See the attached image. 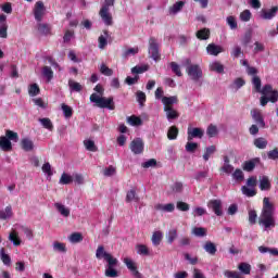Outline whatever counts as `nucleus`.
I'll return each instance as SVG.
<instances>
[{"mask_svg": "<svg viewBox=\"0 0 278 278\" xmlns=\"http://www.w3.org/2000/svg\"><path fill=\"white\" fill-rule=\"evenodd\" d=\"M97 260H103L106 262V269L104 271L105 277L115 278L118 277V270H116L115 266H118V258L113 257V255L105 251V247L98 245L96 250Z\"/></svg>", "mask_w": 278, "mask_h": 278, "instance_id": "obj_1", "label": "nucleus"}, {"mask_svg": "<svg viewBox=\"0 0 278 278\" xmlns=\"http://www.w3.org/2000/svg\"><path fill=\"white\" fill-rule=\"evenodd\" d=\"M273 203L268 198L263 199V210L258 219V225H263L265 229L275 227V217H273Z\"/></svg>", "mask_w": 278, "mask_h": 278, "instance_id": "obj_2", "label": "nucleus"}, {"mask_svg": "<svg viewBox=\"0 0 278 278\" xmlns=\"http://www.w3.org/2000/svg\"><path fill=\"white\" fill-rule=\"evenodd\" d=\"M184 65L187 66L186 73L192 81H199L203 77V70L199 64H192V60L186 59Z\"/></svg>", "mask_w": 278, "mask_h": 278, "instance_id": "obj_3", "label": "nucleus"}, {"mask_svg": "<svg viewBox=\"0 0 278 278\" xmlns=\"http://www.w3.org/2000/svg\"><path fill=\"white\" fill-rule=\"evenodd\" d=\"M116 0H104L102 8L99 11V16L102 18L103 23L108 26L113 25L114 21L112 18V13H110V8H113Z\"/></svg>", "mask_w": 278, "mask_h": 278, "instance_id": "obj_4", "label": "nucleus"}, {"mask_svg": "<svg viewBox=\"0 0 278 278\" xmlns=\"http://www.w3.org/2000/svg\"><path fill=\"white\" fill-rule=\"evenodd\" d=\"M149 55L154 62H160L162 60V54H160V43H157L155 37H150L149 39Z\"/></svg>", "mask_w": 278, "mask_h": 278, "instance_id": "obj_5", "label": "nucleus"}, {"mask_svg": "<svg viewBox=\"0 0 278 278\" xmlns=\"http://www.w3.org/2000/svg\"><path fill=\"white\" fill-rule=\"evenodd\" d=\"M129 149L135 155H141L144 153V141L141 138H135L130 142Z\"/></svg>", "mask_w": 278, "mask_h": 278, "instance_id": "obj_6", "label": "nucleus"}, {"mask_svg": "<svg viewBox=\"0 0 278 278\" xmlns=\"http://www.w3.org/2000/svg\"><path fill=\"white\" fill-rule=\"evenodd\" d=\"M45 2L42 1H37L35 3V8L33 10V14L35 16V21H37V23H41L42 22V18L45 16Z\"/></svg>", "mask_w": 278, "mask_h": 278, "instance_id": "obj_7", "label": "nucleus"}, {"mask_svg": "<svg viewBox=\"0 0 278 278\" xmlns=\"http://www.w3.org/2000/svg\"><path fill=\"white\" fill-rule=\"evenodd\" d=\"M278 14V7H271L270 9H262L260 11V16L263 18V21H273L275 16Z\"/></svg>", "mask_w": 278, "mask_h": 278, "instance_id": "obj_8", "label": "nucleus"}, {"mask_svg": "<svg viewBox=\"0 0 278 278\" xmlns=\"http://www.w3.org/2000/svg\"><path fill=\"white\" fill-rule=\"evenodd\" d=\"M208 210L214 212L215 216H223V201L215 199L207 202Z\"/></svg>", "mask_w": 278, "mask_h": 278, "instance_id": "obj_9", "label": "nucleus"}, {"mask_svg": "<svg viewBox=\"0 0 278 278\" xmlns=\"http://www.w3.org/2000/svg\"><path fill=\"white\" fill-rule=\"evenodd\" d=\"M251 116H252L254 123H256V125L261 129H264L266 127V122L264 121V115H262V111H260L257 109H253L251 111Z\"/></svg>", "mask_w": 278, "mask_h": 278, "instance_id": "obj_10", "label": "nucleus"}, {"mask_svg": "<svg viewBox=\"0 0 278 278\" xmlns=\"http://www.w3.org/2000/svg\"><path fill=\"white\" fill-rule=\"evenodd\" d=\"M124 264L126 265L128 270H130V273H132L134 277L142 278V274H140V271H138V266L136 265V262L131 261V258H129V257H125Z\"/></svg>", "mask_w": 278, "mask_h": 278, "instance_id": "obj_11", "label": "nucleus"}, {"mask_svg": "<svg viewBox=\"0 0 278 278\" xmlns=\"http://www.w3.org/2000/svg\"><path fill=\"white\" fill-rule=\"evenodd\" d=\"M98 108L106 109V110H116V105L114 104V98H103L101 97L100 101L97 104Z\"/></svg>", "mask_w": 278, "mask_h": 278, "instance_id": "obj_12", "label": "nucleus"}, {"mask_svg": "<svg viewBox=\"0 0 278 278\" xmlns=\"http://www.w3.org/2000/svg\"><path fill=\"white\" fill-rule=\"evenodd\" d=\"M187 134V140L190 142L191 140H194V138H203L205 131L202 128H189Z\"/></svg>", "mask_w": 278, "mask_h": 278, "instance_id": "obj_13", "label": "nucleus"}, {"mask_svg": "<svg viewBox=\"0 0 278 278\" xmlns=\"http://www.w3.org/2000/svg\"><path fill=\"white\" fill-rule=\"evenodd\" d=\"M257 164H260V157H254L250 161H245L243 163V170H245L247 173H252V170H255V166H257Z\"/></svg>", "mask_w": 278, "mask_h": 278, "instance_id": "obj_14", "label": "nucleus"}, {"mask_svg": "<svg viewBox=\"0 0 278 278\" xmlns=\"http://www.w3.org/2000/svg\"><path fill=\"white\" fill-rule=\"evenodd\" d=\"M278 101V91H274L271 96H262L261 97V105L265 108V105H268V102L270 103H277Z\"/></svg>", "mask_w": 278, "mask_h": 278, "instance_id": "obj_15", "label": "nucleus"}, {"mask_svg": "<svg viewBox=\"0 0 278 278\" xmlns=\"http://www.w3.org/2000/svg\"><path fill=\"white\" fill-rule=\"evenodd\" d=\"M178 102L177 97L172 96V97H163L162 98V103L164 105V110H169L173 108Z\"/></svg>", "mask_w": 278, "mask_h": 278, "instance_id": "obj_16", "label": "nucleus"}, {"mask_svg": "<svg viewBox=\"0 0 278 278\" xmlns=\"http://www.w3.org/2000/svg\"><path fill=\"white\" fill-rule=\"evenodd\" d=\"M206 51L208 55H218L219 53H223L225 50L220 46H216V43H210L206 47Z\"/></svg>", "mask_w": 278, "mask_h": 278, "instance_id": "obj_17", "label": "nucleus"}, {"mask_svg": "<svg viewBox=\"0 0 278 278\" xmlns=\"http://www.w3.org/2000/svg\"><path fill=\"white\" fill-rule=\"evenodd\" d=\"M0 149L5 152L12 151V141L5 136L0 137Z\"/></svg>", "mask_w": 278, "mask_h": 278, "instance_id": "obj_18", "label": "nucleus"}, {"mask_svg": "<svg viewBox=\"0 0 278 278\" xmlns=\"http://www.w3.org/2000/svg\"><path fill=\"white\" fill-rule=\"evenodd\" d=\"M273 188V185L270 184V179L268 176H263L260 178V190L262 191H268Z\"/></svg>", "mask_w": 278, "mask_h": 278, "instance_id": "obj_19", "label": "nucleus"}, {"mask_svg": "<svg viewBox=\"0 0 278 278\" xmlns=\"http://www.w3.org/2000/svg\"><path fill=\"white\" fill-rule=\"evenodd\" d=\"M12 216H14V212H12V205H9L4 210L0 211V220H8V218H12Z\"/></svg>", "mask_w": 278, "mask_h": 278, "instance_id": "obj_20", "label": "nucleus"}, {"mask_svg": "<svg viewBox=\"0 0 278 278\" xmlns=\"http://www.w3.org/2000/svg\"><path fill=\"white\" fill-rule=\"evenodd\" d=\"M203 249L206 253H208V255H216V251H218L216 243L212 241H206Z\"/></svg>", "mask_w": 278, "mask_h": 278, "instance_id": "obj_21", "label": "nucleus"}, {"mask_svg": "<svg viewBox=\"0 0 278 278\" xmlns=\"http://www.w3.org/2000/svg\"><path fill=\"white\" fill-rule=\"evenodd\" d=\"M185 5H186V2L178 1L174 3L172 7H169L168 12L169 14H178V12H181V10H184Z\"/></svg>", "mask_w": 278, "mask_h": 278, "instance_id": "obj_22", "label": "nucleus"}, {"mask_svg": "<svg viewBox=\"0 0 278 278\" xmlns=\"http://www.w3.org/2000/svg\"><path fill=\"white\" fill-rule=\"evenodd\" d=\"M0 260L4 266H11L12 264V257H10V254L5 253V248L0 249Z\"/></svg>", "mask_w": 278, "mask_h": 278, "instance_id": "obj_23", "label": "nucleus"}, {"mask_svg": "<svg viewBox=\"0 0 278 278\" xmlns=\"http://www.w3.org/2000/svg\"><path fill=\"white\" fill-rule=\"evenodd\" d=\"M210 28H202L195 33L198 40H210Z\"/></svg>", "mask_w": 278, "mask_h": 278, "instance_id": "obj_24", "label": "nucleus"}, {"mask_svg": "<svg viewBox=\"0 0 278 278\" xmlns=\"http://www.w3.org/2000/svg\"><path fill=\"white\" fill-rule=\"evenodd\" d=\"M165 238H166L167 244H173V242H175L176 239L178 238L177 229L176 228L169 229Z\"/></svg>", "mask_w": 278, "mask_h": 278, "instance_id": "obj_25", "label": "nucleus"}, {"mask_svg": "<svg viewBox=\"0 0 278 278\" xmlns=\"http://www.w3.org/2000/svg\"><path fill=\"white\" fill-rule=\"evenodd\" d=\"M54 207H56V210L61 216H64L65 218H68V216H71V210H68V207L64 206V204L54 203Z\"/></svg>", "mask_w": 278, "mask_h": 278, "instance_id": "obj_26", "label": "nucleus"}, {"mask_svg": "<svg viewBox=\"0 0 278 278\" xmlns=\"http://www.w3.org/2000/svg\"><path fill=\"white\" fill-rule=\"evenodd\" d=\"M39 123L42 125L43 129H48V131H53V122L49 117L39 118Z\"/></svg>", "mask_w": 278, "mask_h": 278, "instance_id": "obj_27", "label": "nucleus"}, {"mask_svg": "<svg viewBox=\"0 0 278 278\" xmlns=\"http://www.w3.org/2000/svg\"><path fill=\"white\" fill-rule=\"evenodd\" d=\"M210 70L213 71L214 73H219V74L225 73V66L218 61L213 62L210 65Z\"/></svg>", "mask_w": 278, "mask_h": 278, "instance_id": "obj_28", "label": "nucleus"}, {"mask_svg": "<svg viewBox=\"0 0 278 278\" xmlns=\"http://www.w3.org/2000/svg\"><path fill=\"white\" fill-rule=\"evenodd\" d=\"M178 136H179V128H177V126H172L168 128V131H167L168 140H177Z\"/></svg>", "mask_w": 278, "mask_h": 278, "instance_id": "obj_29", "label": "nucleus"}, {"mask_svg": "<svg viewBox=\"0 0 278 278\" xmlns=\"http://www.w3.org/2000/svg\"><path fill=\"white\" fill-rule=\"evenodd\" d=\"M254 147H256V149H266V147H268V140L263 137H258L254 139Z\"/></svg>", "mask_w": 278, "mask_h": 278, "instance_id": "obj_30", "label": "nucleus"}, {"mask_svg": "<svg viewBox=\"0 0 278 278\" xmlns=\"http://www.w3.org/2000/svg\"><path fill=\"white\" fill-rule=\"evenodd\" d=\"M162 238H163L162 231L153 232L151 238L153 247H160V244H162Z\"/></svg>", "mask_w": 278, "mask_h": 278, "instance_id": "obj_31", "label": "nucleus"}, {"mask_svg": "<svg viewBox=\"0 0 278 278\" xmlns=\"http://www.w3.org/2000/svg\"><path fill=\"white\" fill-rule=\"evenodd\" d=\"M136 250L138 255H143L146 257H149V255H151V252L149 251V247H147L146 244H138L136 247Z\"/></svg>", "mask_w": 278, "mask_h": 278, "instance_id": "obj_32", "label": "nucleus"}, {"mask_svg": "<svg viewBox=\"0 0 278 278\" xmlns=\"http://www.w3.org/2000/svg\"><path fill=\"white\" fill-rule=\"evenodd\" d=\"M37 29L42 36H49V34H51V26H49V24L39 23Z\"/></svg>", "mask_w": 278, "mask_h": 278, "instance_id": "obj_33", "label": "nucleus"}, {"mask_svg": "<svg viewBox=\"0 0 278 278\" xmlns=\"http://www.w3.org/2000/svg\"><path fill=\"white\" fill-rule=\"evenodd\" d=\"M9 240L13 242L14 247H21V238L18 237V232L13 230L9 235Z\"/></svg>", "mask_w": 278, "mask_h": 278, "instance_id": "obj_34", "label": "nucleus"}, {"mask_svg": "<svg viewBox=\"0 0 278 278\" xmlns=\"http://www.w3.org/2000/svg\"><path fill=\"white\" fill-rule=\"evenodd\" d=\"M68 87H70V90H72L73 92H81V90L84 89L81 84H79L73 79L68 80Z\"/></svg>", "mask_w": 278, "mask_h": 278, "instance_id": "obj_35", "label": "nucleus"}, {"mask_svg": "<svg viewBox=\"0 0 278 278\" xmlns=\"http://www.w3.org/2000/svg\"><path fill=\"white\" fill-rule=\"evenodd\" d=\"M21 144L24 151H34V141H31L30 139H22Z\"/></svg>", "mask_w": 278, "mask_h": 278, "instance_id": "obj_36", "label": "nucleus"}, {"mask_svg": "<svg viewBox=\"0 0 278 278\" xmlns=\"http://www.w3.org/2000/svg\"><path fill=\"white\" fill-rule=\"evenodd\" d=\"M127 123H129V125H131L132 127H139V125H142V118L136 115H131L127 117Z\"/></svg>", "mask_w": 278, "mask_h": 278, "instance_id": "obj_37", "label": "nucleus"}, {"mask_svg": "<svg viewBox=\"0 0 278 278\" xmlns=\"http://www.w3.org/2000/svg\"><path fill=\"white\" fill-rule=\"evenodd\" d=\"M216 153V146H210L206 148L204 154H203V160L204 162H207L212 155Z\"/></svg>", "mask_w": 278, "mask_h": 278, "instance_id": "obj_38", "label": "nucleus"}, {"mask_svg": "<svg viewBox=\"0 0 278 278\" xmlns=\"http://www.w3.org/2000/svg\"><path fill=\"white\" fill-rule=\"evenodd\" d=\"M164 112L166 113V118L168 121H175L179 118V113L173 108L169 110H164Z\"/></svg>", "mask_w": 278, "mask_h": 278, "instance_id": "obj_39", "label": "nucleus"}, {"mask_svg": "<svg viewBox=\"0 0 278 278\" xmlns=\"http://www.w3.org/2000/svg\"><path fill=\"white\" fill-rule=\"evenodd\" d=\"M238 270H240V273H242V275H251V264L240 263L238 265Z\"/></svg>", "mask_w": 278, "mask_h": 278, "instance_id": "obj_40", "label": "nucleus"}, {"mask_svg": "<svg viewBox=\"0 0 278 278\" xmlns=\"http://www.w3.org/2000/svg\"><path fill=\"white\" fill-rule=\"evenodd\" d=\"M61 110L65 118H71L73 116V108L68 106L66 103L61 104Z\"/></svg>", "mask_w": 278, "mask_h": 278, "instance_id": "obj_41", "label": "nucleus"}, {"mask_svg": "<svg viewBox=\"0 0 278 278\" xmlns=\"http://www.w3.org/2000/svg\"><path fill=\"white\" fill-rule=\"evenodd\" d=\"M68 239L70 242H72L73 244H77L84 240V236L81 235V232H73Z\"/></svg>", "mask_w": 278, "mask_h": 278, "instance_id": "obj_42", "label": "nucleus"}, {"mask_svg": "<svg viewBox=\"0 0 278 278\" xmlns=\"http://www.w3.org/2000/svg\"><path fill=\"white\" fill-rule=\"evenodd\" d=\"M252 84L255 92H262V78H260V76H253Z\"/></svg>", "mask_w": 278, "mask_h": 278, "instance_id": "obj_43", "label": "nucleus"}, {"mask_svg": "<svg viewBox=\"0 0 278 278\" xmlns=\"http://www.w3.org/2000/svg\"><path fill=\"white\" fill-rule=\"evenodd\" d=\"M42 75L46 77L47 81H51V79H53V70L46 65L42 67Z\"/></svg>", "mask_w": 278, "mask_h": 278, "instance_id": "obj_44", "label": "nucleus"}, {"mask_svg": "<svg viewBox=\"0 0 278 278\" xmlns=\"http://www.w3.org/2000/svg\"><path fill=\"white\" fill-rule=\"evenodd\" d=\"M60 184H62L63 186H68L70 184H73V176L63 173L60 178Z\"/></svg>", "mask_w": 278, "mask_h": 278, "instance_id": "obj_45", "label": "nucleus"}, {"mask_svg": "<svg viewBox=\"0 0 278 278\" xmlns=\"http://www.w3.org/2000/svg\"><path fill=\"white\" fill-rule=\"evenodd\" d=\"M29 97H38L40 94V87H38V84H33L28 88Z\"/></svg>", "mask_w": 278, "mask_h": 278, "instance_id": "obj_46", "label": "nucleus"}, {"mask_svg": "<svg viewBox=\"0 0 278 278\" xmlns=\"http://www.w3.org/2000/svg\"><path fill=\"white\" fill-rule=\"evenodd\" d=\"M258 92H261V94H263V96L269 94V97H271L273 92H278V91L273 90V85H265Z\"/></svg>", "mask_w": 278, "mask_h": 278, "instance_id": "obj_47", "label": "nucleus"}, {"mask_svg": "<svg viewBox=\"0 0 278 278\" xmlns=\"http://www.w3.org/2000/svg\"><path fill=\"white\" fill-rule=\"evenodd\" d=\"M206 134L208 138H216L218 136V128L211 124L206 129Z\"/></svg>", "mask_w": 278, "mask_h": 278, "instance_id": "obj_48", "label": "nucleus"}, {"mask_svg": "<svg viewBox=\"0 0 278 278\" xmlns=\"http://www.w3.org/2000/svg\"><path fill=\"white\" fill-rule=\"evenodd\" d=\"M131 201H140V199L136 195V190L131 189L126 194V203H131Z\"/></svg>", "mask_w": 278, "mask_h": 278, "instance_id": "obj_49", "label": "nucleus"}, {"mask_svg": "<svg viewBox=\"0 0 278 278\" xmlns=\"http://www.w3.org/2000/svg\"><path fill=\"white\" fill-rule=\"evenodd\" d=\"M5 138H8V140L11 142V140L13 142H18V134L12 130H7L5 131Z\"/></svg>", "mask_w": 278, "mask_h": 278, "instance_id": "obj_50", "label": "nucleus"}, {"mask_svg": "<svg viewBox=\"0 0 278 278\" xmlns=\"http://www.w3.org/2000/svg\"><path fill=\"white\" fill-rule=\"evenodd\" d=\"M100 73L102 75H105L106 77H112V75H114V71L112 68L108 67V65H105V64H102L100 66Z\"/></svg>", "mask_w": 278, "mask_h": 278, "instance_id": "obj_51", "label": "nucleus"}, {"mask_svg": "<svg viewBox=\"0 0 278 278\" xmlns=\"http://www.w3.org/2000/svg\"><path fill=\"white\" fill-rule=\"evenodd\" d=\"M73 38H75V31L67 29L63 36V42L65 45H68V42H71V40H73Z\"/></svg>", "mask_w": 278, "mask_h": 278, "instance_id": "obj_52", "label": "nucleus"}, {"mask_svg": "<svg viewBox=\"0 0 278 278\" xmlns=\"http://www.w3.org/2000/svg\"><path fill=\"white\" fill-rule=\"evenodd\" d=\"M149 71V66L143 65V66H135L131 68L132 75H141V73H147Z\"/></svg>", "mask_w": 278, "mask_h": 278, "instance_id": "obj_53", "label": "nucleus"}, {"mask_svg": "<svg viewBox=\"0 0 278 278\" xmlns=\"http://www.w3.org/2000/svg\"><path fill=\"white\" fill-rule=\"evenodd\" d=\"M169 66L173 71V73H175V75H177V77H182V73H181V68L179 67V64H177L176 62H170Z\"/></svg>", "mask_w": 278, "mask_h": 278, "instance_id": "obj_54", "label": "nucleus"}, {"mask_svg": "<svg viewBox=\"0 0 278 278\" xmlns=\"http://www.w3.org/2000/svg\"><path fill=\"white\" fill-rule=\"evenodd\" d=\"M251 11L250 10H244L243 12L240 13V21H242L243 23H249V21H251Z\"/></svg>", "mask_w": 278, "mask_h": 278, "instance_id": "obj_55", "label": "nucleus"}, {"mask_svg": "<svg viewBox=\"0 0 278 278\" xmlns=\"http://www.w3.org/2000/svg\"><path fill=\"white\" fill-rule=\"evenodd\" d=\"M194 236H198V238H203L207 236V230L203 227H195L193 228Z\"/></svg>", "mask_w": 278, "mask_h": 278, "instance_id": "obj_56", "label": "nucleus"}, {"mask_svg": "<svg viewBox=\"0 0 278 278\" xmlns=\"http://www.w3.org/2000/svg\"><path fill=\"white\" fill-rule=\"evenodd\" d=\"M185 149H186L187 153H194V151H197V149H199V143H197V142H187Z\"/></svg>", "mask_w": 278, "mask_h": 278, "instance_id": "obj_57", "label": "nucleus"}, {"mask_svg": "<svg viewBox=\"0 0 278 278\" xmlns=\"http://www.w3.org/2000/svg\"><path fill=\"white\" fill-rule=\"evenodd\" d=\"M176 207H177V210H179V212H188L190 210V204H188L184 201H178L176 203Z\"/></svg>", "mask_w": 278, "mask_h": 278, "instance_id": "obj_58", "label": "nucleus"}, {"mask_svg": "<svg viewBox=\"0 0 278 278\" xmlns=\"http://www.w3.org/2000/svg\"><path fill=\"white\" fill-rule=\"evenodd\" d=\"M232 177H233V179H236V181H243L244 180V173L242 172V169L237 168L232 173Z\"/></svg>", "mask_w": 278, "mask_h": 278, "instance_id": "obj_59", "label": "nucleus"}, {"mask_svg": "<svg viewBox=\"0 0 278 278\" xmlns=\"http://www.w3.org/2000/svg\"><path fill=\"white\" fill-rule=\"evenodd\" d=\"M241 190H242V193L245 194V197H255V194H257V191L247 186H243Z\"/></svg>", "mask_w": 278, "mask_h": 278, "instance_id": "obj_60", "label": "nucleus"}, {"mask_svg": "<svg viewBox=\"0 0 278 278\" xmlns=\"http://www.w3.org/2000/svg\"><path fill=\"white\" fill-rule=\"evenodd\" d=\"M137 101L140 105H144V103H147V93L137 91Z\"/></svg>", "mask_w": 278, "mask_h": 278, "instance_id": "obj_61", "label": "nucleus"}, {"mask_svg": "<svg viewBox=\"0 0 278 278\" xmlns=\"http://www.w3.org/2000/svg\"><path fill=\"white\" fill-rule=\"evenodd\" d=\"M249 223L250 225H255V223H257V212L254 210L249 211Z\"/></svg>", "mask_w": 278, "mask_h": 278, "instance_id": "obj_62", "label": "nucleus"}, {"mask_svg": "<svg viewBox=\"0 0 278 278\" xmlns=\"http://www.w3.org/2000/svg\"><path fill=\"white\" fill-rule=\"evenodd\" d=\"M224 277H227V278H244V277H242V275H240V273L231 271V270H225L224 271Z\"/></svg>", "mask_w": 278, "mask_h": 278, "instance_id": "obj_63", "label": "nucleus"}, {"mask_svg": "<svg viewBox=\"0 0 278 278\" xmlns=\"http://www.w3.org/2000/svg\"><path fill=\"white\" fill-rule=\"evenodd\" d=\"M84 144H85L87 151L97 152V146L94 144V141L86 140V141H84Z\"/></svg>", "mask_w": 278, "mask_h": 278, "instance_id": "obj_64", "label": "nucleus"}]
</instances>
